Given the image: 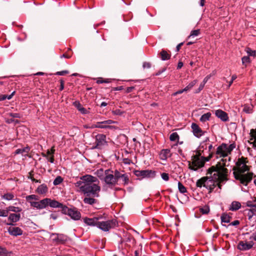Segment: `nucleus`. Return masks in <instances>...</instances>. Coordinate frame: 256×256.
<instances>
[{
	"mask_svg": "<svg viewBox=\"0 0 256 256\" xmlns=\"http://www.w3.org/2000/svg\"><path fill=\"white\" fill-rule=\"evenodd\" d=\"M254 244V243L252 241L249 242L240 241L237 246V248L238 250L242 251L248 250L252 248Z\"/></svg>",
	"mask_w": 256,
	"mask_h": 256,
	"instance_id": "nucleus-12",
	"label": "nucleus"
},
{
	"mask_svg": "<svg viewBox=\"0 0 256 256\" xmlns=\"http://www.w3.org/2000/svg\"><path fill=\"white\" fill-rule=\"evenodd\" d=\"M48 198H46L39 201L40 210L46 208L48 206Z\"/></svg>",
	"mask_w": 256,
	"mask_h": 256,
	"instance_id": "nucleus-27",
	"label": "nucleus"
},
{
	"mask_svg": "<svg viewBox=\"0 0 256 256\" xmlns=\"http://www.w3.org/2000/svg\"><path fill=\"white\" fill-rule=\"evenodd\" d=\"M206 154L196 153L195 155L192 156V162H189V168L193 170H196L198 168H202L206 162L210 160V158L206 156Z\"/></svg>",
	"mask_w": 256,
	"mask_h": 256,
	"instance_id": "nucleus-5",
	"label": "nucleus"
},
{
	"mask_svg": "<svg viewBox=\"0 0 256 256\" xmlns=\"http://www.w3.org/2000/svg\"><path fill=\"white\" fill-rule=\"evenodd\" d=\"M122 179L124 185H126L129 182V178L126 174H123L122 176L120 178Z\"/></svg>",
	"mask_w": 256,
	"mask_h": 256,
	"instance_id": "nucleus-38",
	"label": "nucleus"
},
{
	"mask_svg": "<svg viewBox=\"0 0 256 256\" xmlns=\"http://www.w3.org/2000/svg\"><path fill=\"white\" fill-rule=\"evenodd\" d=\"M67 240V237L62 234H58V242L64 244Z\"/></svg>",
	"mask_w": 256,
	"mask_h": 256,
	"instance_id": "nucleus-31",
	"label": "nucleus"
},
{
	"mask_svg": "<svg viewBox=\"0 0 256 256\" xmlns=\"http://www.w3.org/2000/svg\"><path fill=\"white\" fill-rule=\"evenodd\" d=\"M96 148H102L106 144V136L103 134H98L96 136Z\"/></svg>",
	"mask_w": 256,
	"mask_h": 256,
	"instance_id": "nucleus-11",
	"label": "nucleus"
},
{
	"mask_svg": "<svg viewBox=\"0 0 256 256\" xmlns=\"http://www.w3.org/2000/svg\"><path fill=\"white\" fill-rule=\"evenodd\" d=\"M54 152H55V150L54 149V148H52L50 150H48L47 151L46 154H47V155L53 156L54 154Z\"/></svg>",
	"mask_w": 256,
	"mask_h": 256,
	"instance_id": "nucleus-59",
	"label": "nucleus"
},
{
	"mask_svg": "<svg viewBox=\"0 0 256 256\" xmlns=\"http://www.w3.org/2000/svg\"><path fill=\"white\" fill-rule=\"evenodd\" d=\"M30 148L28 146L22 148H18L16 150V154H22L26 155L30 151Z\"/></svg>",
	"mask_w": 256,
	"mask_h": 256,
	"instance_id": "nucleus-24",
	"label": "nucleus"
},
{
	"mask_svg": "<svg viewBox=\"0 0 256 256\" xmlns=\"http://www.w3.org/2000/svg\"><path fill=\"white\" fill-rule=\"evenodd\" d=\"M63 182V178L61 176H58L54 180L53 184L54 186H58L60 184Z\"/></svg>",
	"mask_w": 256,
	"mask_h": 256,
	"instance_id": "nucleus-36",
	"label": "nucleus"
},
{
	"mask_svg": "<svg viewBox=\"0 0 256 256\" xmlns=\"http://www.w3.org/2000/svg\"><path fill=\"white\" fill-rule=\"evenodd\" d=\"M117 122L111 120H108L102 122H97L96 124H94L92 128H110L114 129L116 127L110 124H116Z\"/></svg>",
	"mask_w": 256,
	"mask_h": 256,
	"instance_id": "nucleus-9",
	"label": "nucleus"
},
{
	"mask_svg": "<svg viewBox=\"0 0 256 256\" xmlns=\"http://www.w3.org/2000/svg\"><path fill=\"white\" fill-rule=\"evenodd\" d=\"M30 204L31 206L38 210H40L39 202H30Z\"/></svg>",
	"mask_w": 256,
	"mask_h": 256,
	"instance_id": "nucleus-41",
	"label": "nucleus"
},
{
	"mask_svg": "<svg viewBox=\"0 0 256 256\" xmlns=\"http://www.w3.org/2000/svg\"><path fill=\"white\" fill-rule=\"evenodd\" d=\"M254 201L248 200V201L246 202V206L248 207H250V208H252L254 206Z\"/></svg>",
	"mask_w": 256,
	"mask_h": 256,
	"instance_id": "nucleus-58",
	"label": "nucleus"
},
{
	"mask_svg": "<svg viewBox=\"0 0 256 256\" xmlns=\"http://www.w3.org/2000/svg\"><path fill=\"white\" fill-rule=\"evenodd\" d=\"M221 221L222 222H224V223H228L230 222V217L228 216L227 214H223L221 216Z\"/></svg>",
	"mask_w": 256,
	"mask_h": 256,
	"instance_id": "nucleus-30",
	"label": "nucleus"
},
{
	"mask_svg": "<svg viewBox=\"0 0 256 256\" xmlns=\"http://www.w3.org/2000/svg\"><path fill=\"white\" fill-rule=\"evenodd\" d=\"M200 211L202 214H208L210 212V208L208 205L200 208Z\"/></svg>",
	"mask_w": 256,
	"mask_h": 256,
	"instance_id": "nucleus-34",
	"label": "nucleus"
},
{
	"mask_svg": "<svg viewBox=\"0 0 256 256\" xmlns=\"http://www.w3.org/2000/svg\"><path fill=\"white\" fill-rule=\"evenodd\" d=\"M160 54L162 60H166L170 58V54L165 50H162Z\"/></svg>",
	"mask_w": 256,
	"mask_h": 256,
	"instance_id": "nucleus-23",
	"label": "nucleus"
},
{
	"mask_svg": "<svg viewBox=\"0 0 256 256\" xmlns=\"http://www.w3.org/2000/svg\"><path fill=\"white\" fill-rule=\"evenodd\" d=\"M250 212L252 213H254L256 212V204H254V206L250 210Z\"/></svg>",
	"mask_w": 256,
	"mask_h": 256,
	"instance_id": "nucleus-63",
	"label": "nucleus"
},
{
	"mask_svg": "<svg viewBox=\"0 0 256 256\" xmlns=\"http://www.w3.org/2000/svg\"><path fill=\"white\" fill-rule=\"evenodd\" d=\"M209 141V138L206 137L205 138V140L200 144V145L198 148V150H197L196 153H202V155L203 154H205V152H206L208 148V142Z\"/></svg>",
	"mask_w": 256,
	"mask_h": 256,
	"instance_id": "nucleus-14",
	"label": "nucleus"
},
{
	"mask_svg": "<svg viewBox=\"0 0 256 256\" xmlns=\"http://www.w3.org/2000/svg\"><path fill=\"white\" fill-rule=\"evenodd\" d=\"M246 52L249 56H255L256 55V51L252 50L249 48H246Z\"/></svg>",
	"mask_w": 256,
	"mask_h": 256,
	"instance_id": "nucleus-43",
	"label": "nucleus"
},
{
	"mask_svg": "<svg viewBox=\"0 0 256 256\" xmlns=\"http://www.w3.org/2000/svg\"><path fill=\"white\" fill-rule=\"evenodd\" d=\"M200 34V30H193L190 32L189 37H194L198 36Z\"/></svg>",
	"mask_w": 256,
	"mask_h": 256,
	"instance_id": "nucleus-44",
	"label": "nucleus"
},
{
	"mask_svg": "<svg viewBox=\"0 0 256 256\" xmlns=\"http://www.w3.org/2000/svg\"><path fill=\"white\" fill-rule=\"evenodd\" d=\"M96 82L98 84L109 83L110 82V80L109 79L102 80V78H101L98 80Z\"/></svg>",
	"mask_w": 256,
	"mask_h": 256,
	"instance_id": "nucleus-51",
	"label": "nucleus"
},
{
	"mask_svg": "<svg viewBox=\"0 0 256 256\" xmlns=\"http://www.w3.org/2000/svg\"><path fill=\"white\" fill-rule=\"evenodd\" d=\"M50 218L54 220H56L58 218V214L56 213H52L50 215Z\"/></svg>",
	"mask_w": 256,
	"mask_h": 256,
	"instance_id": "nucleus-62",
	"label": "nucleus"
},
{
	"mask_svg": "<svg viewBox=\"0 0 256 256\" xmlns=\"http://www.w3.org/2000/svg\"><path fill=\"white\" fill-rule=\"evenodd\" d=\"M116 224V220H114L106 221H98L97 227L104 232H108L111 228H114Z\"/></svg>",
	"mask_w": 256,
	"mask_h": 256,
	"instance_id": "nucleus-7",
	"label": "nucleus"
},
{
	"mask_svg": "<svg viewBox=\"0 0 256 256\" xmlns=\"http://www.w3.org/2000/svg\"><path fill=\"white\" fill-rule=\"evenodd\" d=\"M237 76L236 74H234V75H232V80H231L229 82V84H228V88H229L230 86L232 85V84L234 80H235Z\"/></svg>",
	"mask_w": 256,
	"mask_h": 256,
	"instance_id": "nucleus-54",
	"label": "nucleus"
},
{
	"mask_svg": "<svg viewBox=\"0 0 256 256\" xmlns=\"http://www.w3.org/2000/svg\"><path fill=\"white\" fill-rule=\"evenodd\" d=\"M208 149H207L206 152L208 153V156H206L208 158H210V159L212 157L213 152H211L213 148V146L212 144H210L208 146Z\"/></svg>",
	"mask_w": 256,
	"mask_h": 256,
	"instance_id": "nucleus-40",
	"label": "nucleus"
},
{
	"mask_svg": "<svg viewBox=\"0 0 256 256\" xmlns=\"http://www.w3.org/2000/svg\"><path fill=\"white\" fill-rule=\"evenodd\" d=\"M8 114L12 118H20V115L18 113H10Z\"/></svg>",
	"mask_w": 256,
	"mask_h": 256,
	"instance_id": "nucleus-52",
	"label": "nucleus"
},
{
	"mask_svg": "<svg viewBox=\"0 0 256 256\" xmlns=\"http://www.w3.org/2000/svg\"><path fill=\"white\" fill-rule=\"evenodd\" d=\"M50 201L48 202V206L49 205L50 207L54 208H64V206L62 204L59 202H58L56 200H52L50 198H49Z\"/></svg>",
	"mask_w": 256,
	"mask_h": 256,
	"instance_id": "nucleus-19",
	"label": "nucleus"
},
{
	"mask_svg": "<svg viewBox=\"0 0 256 256\" xmlns=\"http://www.w3.org/2000/svg\"><path fill=\"white\" fill-rule=\"evenodd\" d=\"M235 148L236 144L234 143L231 144L230 145L222 143L217 148L215 154L217 158H222L216 166H214L217 168V170H214L215 178H219L218 175L220 172H222V174L228 172V170L225 167L229 166L230 158L228 156L231 154L232 152Z\"/></svg>",
	"mask_w": 256,
	"mask_h": 256,
	"instance_id": "nucleus-2",
	"label": "nucleus"
},
{
	"mask_svg": "<svg viewBox=\"0 0 256 256\" xmlns=\"http://www.w3.org/2000/svg\"><path fill=\"white\" fill-rule=\"evenodd\" d=\"M216 169L217 170V168L214 166L208 169V173L210 174V176L202 177L198 180L196 182V186L198 188L205 187L210 190V192H211L216 186H218L220 189H221L222 184L228 180V172H225L224 174L220 172L218 175L219 178H217L214 176V170Z\"/></svg>",
	"mask_w": 256,
	"mask_h": 256,
	"instance_id": "nucleus-3",
	"label": "nucleus"
},
{
	"mask_svg": "<svg viewBox=\"0 0 256 256\" xmlns=\"http://www.w3.org/2000/svg\"><path fill=\"white\" fill-rule=\"evenodd\" d=\"M170 140H171V141H176V140H179V136L178 135V133L177 132H172L170 135Z\"/></svg>",
	"mask_w": 256,
	"mask_h": 256,
	"instance_id": "nucleus-37",
	"label": "nucleus"
},
{
	"mask_svg": "<svg viewBox=\"0 0 256 256\" xmlns=\"http://www.w3.org/2000/svg\"><path fill=\"white\" fill-rule=\"evenodd\" d=\"M250 135L251 136L250 140L256 138V129H252L250 132Z\"/></svg>",
	"mask_w": 256,
	"mask_h": 256,
	"instance_id": "nucleus-45",
	"label": "nucleus"
},
{
	"mask_svg": "<svg viewBox=\"0 0 256 256\" xmlns=\"http://www.w3.org/2000/svg\"><path fill=\"white\" fill-rule=\"evenodd\" d=\"M48 191V188L45 184H42L36 188V192L40 194H44Z\"/></svg>",
	"mask_w": 256,
	"mask_h": 256,
	"instance_id": "nucleus-20",
	"label": "nucleus"
},
{
	"mask_svg": "<svg viewBox=\"0 0 256 256\" xmlns=\"http://www.w3.org/2000/svg\"><path fill=\"white\" fill-rule=\"evenodd\" d=\"M26 199L28 202H32L31 200H38V197L36 195H35V194H30V195L27 196L26 197Z\"/></svg>",
	"mask_w": 256,
	"mask_h": 256,
	"instance_id": "nucleus-39",
	"label": "nucleus"
},
{
	"mask_svg": "<svg viewBox=\"0 0 256 256\" xmlns=\"http://www.w3.org/2000/svg\"><path fill=\"white\" fill-rule=\"evenodd\" d=\"M197 81L196 80H194L190 82L188 86H189V88H190V89L196 84Z\"/></svg>",
	"mask_w": 256,
	"mask_h": 256,
	"instance_id": "nucleus-60",
	"label": "nucleus"
},
{
	"mask_svg": "<svg viewBox=\"0 0 256 256\" xmlns=\"http://www.w3.org/2000/svg\"><path fill=\"white\" fill-rule=\"evenodd\" d=\"M134 174L141 178H154L156 176V172L150 170H136L134 171Z\"/></svg>",
	"mask_w": 256,
	"mask_h": 256,
	"instance_id": "nucleus-8",
	"label": "nucleus"
},
{
	"mask_svg": "<svg viewBox=\"0 0 256 256\" xmlns=\"http://www.w3.org/2000/svg\"><path fill=\"white\" fill-rule=\"evenodd\" d=\"M252 140L253 142H251V144H252V146L254 149L256 150V138Z\"/></svg>",
	"mask_w": 256,
	"mask_h": 256,
	"instance_id": "nucleus-64",
	"label": "nucleus"
},
{
	"mask_svg": "<svg viewBox=\"0 0 256 256\" xmlns=\"http://www.w3.org/2000/svg\"><path fill=\"white\" fill-rule=\"evenodd\" d=\"M6 210H7L8 212H8L10 211L15 212H19L22 211V209L19 207H16L14 206H9L6 208Z\"/></svg>",
	"mask_w": 256,
	"mask_h": 256,
	"instance_id": "nucleus-26",
	"label": "nucleus"
},
{
	"mask_svg": "<svg viewBox=\"0 0 256 256\" xmlns=\"http://www.w3.org/2000/svg\"><path fill=\"white\" fill-rule=\"evenodd\" d=\"M246 163L245 158L242 157L238 159L236 166L233 168L234 178L245 186H248L252 178V173L244 174L248 170V167Z\"/></svg>",
	"mask_w": 256,
	"mask_h": 256,
	"instance_id": "nucleus-4",
	"label": "nucleus"
},
{
	"mask_svg": "<svg viewBox=\"0 0 256 256\" xmlns=\"http://www.w3.org/2000/svg\"><path fill=\"white\" fill-rule=\"evenodd\" d=\"M162 178L165 181H168L169 180V175L167 173L163 172L161 174Z\"/></svg>",
	"mask_w": 256,
	"mask_h": 256,
	"instance_id": "nucleus-49",
	"label": "nucleus"
},
{
	"mask_svg": "<svg viewBox=\"0 0 256 256\" xmlns=\"http://www.w3.org/2000/svg\"><path fill=\"white\" fill-rule=\"evenodd\" d=\"M100 218L98 217H94L93 218H84V222L88 226H96L98 224V221Z\"/></svg>",
	"mask_w": 256,
	"mask_h": 256,
	"instance_id": "nucleus-17",
	"label": "nucleus"
},
{
	"mask_svg": "<svg viewBox=\"0 0 256 256\" xmlns=\"http://www.w3.org/2000/svg\"><path fill=\"white\" fill-rule=\"evenodd\" d=\"M8 216V212L5 210H1L0 209V216L6 217Z\"/></svg>",
	"mask_w": 256,
	"mask_h": 256,
	"instance_id": "nucleus-50",
	"label": "nucleus"
},
{
	"mask_svg": "<svg viewBox=\"0 0 256 256\" xmlns=\"http://www.w3.org/2000/svg\"><path fill=\"white\" fill-rule=\"evenodd\" d=\"M14 196L12 193H6L2 196V198L7 200H10L14 199Z\"/></svg>",
	"mask_w": 256,
	"mask_h": 256,
	"instance_id": "nucleus-32",
	"label": "nucleus"
},
{
	"mask_svg": "<svg viewBox=\"0 0 256 256\" xmlns=\"http://www.w3.org/2000/svg\"><path fill=\"white\" fill-rule=\"evenodd\" d=\"M73 105L79 110L82 106L78 101H76L73 102Z\"/></svg>",
	"mask_w": 256,
	"mask_h": 256,
	"instance_id": "nucleus-48",
	"label": "nucleus"
},
{
	"mask_svg": "<svg viewBox=\"0 0 256 256\" xmlns=\"http://www.w3.org/2000/svg\"><path fill=\"white\" fill-rule=\"evenodd\" d=\"M98 178L90 174L80 177L74 185L78 188V192L86 196L98 198L100 196V187L98 186Z\"/></svg>",
	"mask_w": 256,
	"mask_h": 256,
	"instance_id": "nucleus-1",
	"label": "nucleus"
},
{
	"mask_svg": "<svg viewBox=\"0 0 256 256\" xmlns=\"http://www.w3.org/2000/svg\"><path fill=\"white\" fill-rule=\"evenodd\" d=\"M94 197L88 196L84 198V202L86 204H89L92 205L96 202V200L94 198Z\"/></svg>",
	"mask_w": 256,
	"mask_h": 256,
	"instance_id": "nucleus-25",
	"label": "nucleus"
},
{
	"mask_svg": "<svg viewBox=\"0 0 256 256\" xmlns=\"http://www.w3.org/2000/svg\"><path fill=\"white\" fill-rule=\"evenodd\" d=\"M194 135L196 138H200L202 136H204L206 132L205 131H203L201 128L196 124L192 123L191 126Z\"/></svg>",
	"mask_w": 256,
	"mask_h": 256,
	"instance_id": "nucleus-13",
	"label": "nucleus"
},
{
	"mask_svg": "<svg viewBox=\"0 0 256 256\" xmlns=\"http://www.w3.org/2000/svg\"><path fill=\"white\" fill-rule=\"evenodd\" d=\"M211 116V113L208 112L204 114L200 118V120L202 122H204L210 120Z\"/></svg>",
	"mask_w": 256,
	"mask_h": 256,
	"instance_id": "nucleus-28",
	"label": "nucleus"
},
{
	"mask_svg": "<svg viewBox=\"0 0 256 256\" xmlns=\"http://www.w3.org/2000/svg\"><path fill=\"white\" fill-rule=\"evenodd\" d=\"M243 111L246 112V113H251L252 112V108L250 106H244Z\"/></svg>",
	"mask_w": 256,
	"mask_h": 256,
	"instance_id": "nucleus-46",
	"label": "nucleus"
},
{
	"mask_svg": "<svg viewBox=\"0 0 256 256\" xmlns=\"http://www.w3.org/2000/svg\"><path fill=\"white\" fill-rule=\"evenodd\" d=\"M68 73V70H62V71L56 72V74L58 75V76H63V75H64Z\"/></svg>",
	"mask_w": 256,
	"mask_h": 256,
	"instance_id": "nucleus-53",
	"label": "nucleus"
},
{
	"mask_svg": "<svg viewBox=\"0 0 256 256\" xmlns=\"http://www.w3.org/2000/svg\"><path fill=\"white\" fill-rule=\"evenodd\" d=\"M113 174L116 180L118 182V180L122 178L123 174L120 172L118 170H116L114 172H113Z\"/></svg>",
	"mask_w": 256,
	"mask_h": 256,
	"instance_id": "nucleus-33",
	"label": "nucleus"
},
{
	"mask_svg": "<svg viewBox=\"0 0 256 256\" xmlns=\"http://www.w3.org/2000/svg\"><path fill=\"white\" fill-rule=\"evenodd\" d=\"M79 111L82 114H87L89 113V111L88 110L84 108V107H82Z\"/></svg>",
	"mask_w": 256,
	"mask_h": 256,
	"instance_id": "nucleus-55",
	"label": "nucleus"
},
{
	"mask_svg": "<svg viewBox=\"0 0 256 256\" xmlns=\"http://www.w3.org/2000/svg\"><path fill=\"white\" fill-rule=\"evenodd\" d=\"M178 188L180 192L182 194H184L187 192L186 187L180 182H178Z\"/></svg>",
	"mask_w": 256,
	"mask_h": 256,
	"instance_id": "nucleus-35",
	"label": "nucleus"
},
{
	"mask_svg": "<svg viewBox=\"0 0 256 256\" xmlns=\"http://www.w3.org/2000/svg\"><path fill=\"white\" fill-rule=\"evenodd\" d=\"M142 66L144 68H149L151 66V64L148 62H144L143 63Z\"/></svg>",
	"mask_w": 256,
	"mask_h": 256,
	"instance_id": "nucleus-56",
	"label": "nucleus"
},
{
	"mask_svg": "<svg viewBox=\"0 0 256 256\" xmlns=\"http://www.w3.org/2000/svg\"><path fill=\"white\" fill-rule=\"evenodd\" d=\"M60 91H62L64 88V82L63 80H60Z\"/></svg>",
	"mask_w": 256,
	"mask_h": 256,
	"instance_id": "nucleus-61",
	"label": "nucleus"
},
{
	"mask_svg": "<svg viewBox=\"0 0 256 256\" xmlns=\"http://www.w3.org/2000/svg\"><path fill=\"white\" fill-rule=\"evenodd\" d=\"M63 210L66 212L68 216L75 220H80L81 217L80 213L76 208H68V207L64 206Z\"/></svg>",
	"mask_w": 256,
	"mask_h": 256,
	"instance_id": "nucleus-10",
	"label": "nucleus"
},
{
	"mask_svg": "<svg viewBox=\"0 0 256 256\" xmlns=\"http://www.w3.org/2000/svg\"><path fill=\"white\" fill-rule=\"evenodd\" d=\"M20 214H11L8 216V220L12 222H16L20 220Z\"/></svg>",
	"mask_w": 256,
	"mask_h": 256,
	"instance_id": "nucleus-21",
	"label": "nucleus"
},
{
	"mask_svg": "<svg viewBox=\"0 0 256 256\" xmlns=\"http://www.w3.org/2000/svg\"><path fill=\"white\" fill-rule=\"evenodd\" d=\"M241 207V204L240 202L236 201H234L232 202L230 208V210L232 211H235L238 210Z\"/></svg>",
	"mask_w": 256,
	"mask_h": 256,
	"instance_id": "nucleus-22",
	"label": "nucleus"
},
{
	"mask_svg": "<svg viewBox=\"0 0 256 256\" xmlns=\"http://www.w3.org/2000/svg\"><path fill=\"white\" fill-rule=\"evenodd\" d=\"M242 64L245 65L246 66L248 64H249L250 62V58L248 56H243L242 58Z\"/></svg>",
	"mask_w": 256,
	"mask_h": 256,
	"instance_id": "nucleus-42",
	"label": "nucleus"
},
{
	"mask_svg": "<svg viewBox=\"0 0 256 256\" xmlns=\"http://www.w3.org/2000/svg\"><path fill=\"white\" fill-rule=\"evenodd\" d=\"M112 114L116 116H121L123 112H122L120 109H116L112 111Z\"/></svg>",
	"mask_w": 256,
	"mask_h": 256,
	"instance_id": "nucleus-47",
	"label": "nucleus"
},
{
	"mask_svg": "<svg viewBox=\"0 0 256 256\" xmlns=\"http://www.w3.org/2000/svg\"><path fill=\"white\" fill-rule=\"evenodd\" d=\"M8 231L10 235L14 236H21L22 234V230L19 227L10 226Z\"/></svg>",
	"mask_w": 256,
	"mask_h": 256,
	"instance_id": "nucleus-15",
	"label": "nucleus"
},
{
	"mask_svg": "<svg viewBox=\"0 0 256 256\" xmlns=\"http://www.w3.org/2000/svg\"><path fill=\"white\" fill-rule=\"evenodd\" d=\"M6 254V250L5 248L0 247V256H4Z\"/></svg>",
	"mask_w": 256,
	"mask_h": 256,
	"instance_id": "nucleus-57",
	"label": "nucleus"
},
{
	"mask_svg": "<svg viewBox=\"0 0 256 256\" xmlns=\"http://www.w3.org/2000/svg\"><path fill=\"white\" fill-rule=\"evenodd\" d=\"M214 114L216 116L220 118L222 121L226 122L228 120V116L225 112L221 110H215Z\"/></svg>",
	"mask_w": 256,
	"mask_h": 256,
	"instance_id": "nucleus-16",
	"label": "nucleus"
},
{
	"mask_svg": "<svg viewBox=\"0 0 256 256\" xmlns=\"http://www.w3.org/2000/svg\"><path fill=\"white\" fill-rule=\"evenodd\" d=\"M170 151L168 149H164L160 154V158L162 160H166L168 158L170 157Z\"/></svg>",
	"mask_w": 256,
	"mask_h": 256,
	"instance_id": "nucleus-18",
	"label": "nucleus"
},
{
	"mask_svg": "<svg viewBox=\"0 0 256 256\" xmlns=\"http://www.w3.org/2000/svg\"><path fill=\"white\" fill-rule=\"evenodd\" d=\"M15 94V92H13L10 94H0V101L4 100L6 99L10 100Z\"/></svg>",
	"mask_w": 256,
	"mask_h": 256,
	"instance_id": "nucleus-29",
	"label": "nucleus"
},
{
	"mask_svg": "<svg viewBox=\"0 0 256 256\" xmlns=\"http://www.w3.org/2000/svg\"><path fill=\"white\" fill-rule=\"evenodd\" d=\"M104 182L109 188H112L117 184L118 182L114 177L112 170L110 169L106 170L104 171Z\"/></svg>",
	"mask_w": 256,
	"mask_h": 256,
	"instance_id": "nucleus-6",
	"label": "nucleus"
}]
</instances>
